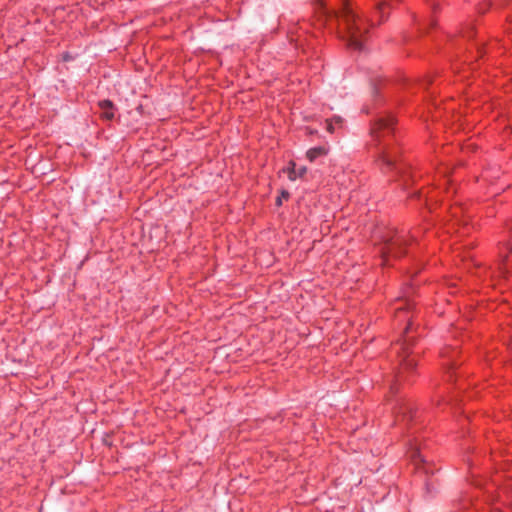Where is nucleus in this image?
Listing matches in <instances>:
<instances>
[{
	"label": "nucleus",
	"mask_w": 512,
	"mask_h": 512,
	"mask_svg": "<svg viewBox=\"0 0 512 512\" xmlns=\"http://www.w3.org/2000/svg\"><path fill=\"white\" fill-rule=\"evenodd\" d=\"M328 153V149L325 146H319L311 148L307 151V158L312 162L318 157L324 156Z\"/></svg>",
	"instance_id": "obj_8"
},
{
	"label": "nucleus",
	"mask_w": 512,
	"mask_h": 512,
	"mask_svg": "<svg viewBox=\"0 0 512 512\" xmlns=\"http://www.w3.org/2000/svg\"><path fill=\"white\" fill-rule=\"evenodd\" d=\"M412 340L407 335L400 340L393 349L397 353L398 362L400 366L399 374H403L405 371H412L417 363L413 352L411 350Z\"/></svg>",
	"instance_id": "obj_3"
},
{
	"label": "nucleus",
	"mask_w": 512,
	"mask_h": 512,
	"mask_svg": "<svg viewBox=\"0 0 512 512\" xmlns=\"http://www.w3.org/2000/svg\"><path fill=\"white\" fill-rule=\"evenodd\" d=\"M289 194L287 192L282 193V197L288 198Z\"/></svg>",
	"instance_id": "obj_12"
},
{
	"label": "nucleus",
	"mask_w": 512,
	"mask_h": 512,
	"mask_svg": "<svg viewBox=\"0 0 512 512\" xmlns=\"http://www.w3.org/2000/svg\"><path fill=\"white\" fill-rule=\"evenodd\" d=\"M394 118L390 115L379 117L371 128V136L375 146L377 165L383 173L394 171L397 175L403 173V168L397 162L398 149L392 144Z\"/></svg>",
	"instance_id": "obj_2"
},
{
	"label": "nucleus",
	"mask_w": 512,
	"mask_h": 512,
	"mask_svg": "<svg viewBox=\"0 0 512 512\" xmlns=\"http://www.w3.org/2000/svg\"><path fill=\"white\" fill-rule=\"evenodd\" d=\"M277 204H278V205H281V199H280V198H278V200H277Z\"/></svg>",
	"instance_id": "obj_13"
},
{
	"label": "nucleus",
	"mask_w": 512,
	"mask_h": 512,
	"mask_svg": "<svg viewBox=\"0 0 512 512\" xmlns=\"http://www.w3.org/2000/svg\"><path fill=\"white\" fill-rule=\"evenodd\" d=\"M101 110V116L107 120H111L114 117V106L111 101L103 100L99 102Z\"/></svg>",
	"instance_id": "obj_7"
},
{
	"label": "nucleus",
	"mask_w": 512,
	"mask_h": 512,
	"mask_svg": "<svg viewBox=\"0 0 512 512\" xmlns=\"http://www.w3.org/2000/svg\"><path fill=\"white\" fill-rule=\"evenodd\" d=\"M326 122H327V127H326L327 131L330 133H333V132H335L337 127L342 126L343 121L340 117H334L332 119L327 120Z\"/></svg>",
	"instance_id": "obj_9"
},
{
	"label": "nucleus",
	"mask_w": 512,
	"mask_h": 512,
	"mask_svg": "<svg viewBox=\"0 0 512 512\" xmlns=\"http://www.w3.org/2000/svg\"><path fill=\"white\" fill-rule=\"evenodd\" d=\"M306 171H307V169H306V167H304V166H302V167L298 168V169H297V173H298V174H297V176H298V178H300V177L304 176V174L306 173Z\"/></svg>",
	"instance_id": "obj_11"
},
{
	"label": "nucleus",
	"mask_w": 512,
	"mask_h": 512,
	"mask_svg": "<svg viewBox=\"0 0 512 512\" xmlns=\"http://www.w3.org/2000/svg\"><path fill=\"white\" fill-rule=\"evenodd\" d=\"M412 307V303L408 299H398L395 303L394 311H395V318L397 321H403L407 322L405 326V333L408 334L411 323L410 318L408 316V310Z\"/></svg>",
	"instance_id": "obj_5"
},
{
	"label": "nucleus",
	"mask_w": 512,
	"mask_h": 512,
	"mask_svg": "<svg viewBox=\"0 0 512 512\" xmlns=\"http://www.w3.org/2000/svg\"><path fill=\"white\" fill-rule=\"evenodd\" d=\"M285 172L287 173L288 175V178L291 180V181H295L298 176H297V168H296V165L294 162H290L289 163V166L287 167V169L285 170Z\"/></svg>",
	"instance_id": "obj_10"
},
{
	"label": "nucleus",
	"mask_w": 512,
	"mask_h": 512,
	"mask_svg": "<svg viewBox=\"0 0 512 512\" xmlns=\"http://www.w3.org/2000/svg\"><path fill=\"white\" fill-rule=\"evenodd\" d=\"M409 456H410L411 460L413 461V463L417 467L422 465L423 469L425 470V472H427V469H426V466H425V462L426 461L424 459V456L421 453L420 447L417 444L411 445V447L409 449Z\"/></svg>",
	"instance_id": "obj_6"
},
{
	"label": "nucleus",
	"mask_w": 512,
	"mask_h": 512,
	"mask_svg": "<svg viewBox=\"0 0 512 512\" xmlns=\"http://www.w3.org/2000/svg\"><path fill=\"white\" fill-rule=\"evenodd\" d=\"M388 6L386 0L379 2L376 7L379 20H367L356 12L350 1L344 0L340 11L327 15V25L330 29L337 28L341 37L347 41L351 48L361 50L363 48V38L369 27L375 22L381 23L384 20Z\"/></svg>",
	"instance_id": "obj_1"
},
{
	"label": "nucleus",
	"mask_w": 512,
	"mask_h": 512,
	"mask_svg": "<svg viewBox=\"0 0 512 512\" xmlns=\"http://www.w3.org/2000/svg\"><path fill=\"white\" fill-rule=\"evenodd\" d=\"M407 239L403 235L395 234L389 239L385 240L380 247V252L383 256V263L388 261V257H398L403 253V247L406 245Z\"/></svg>",
	"instance_id": "obj_4"
}]
</instances>
